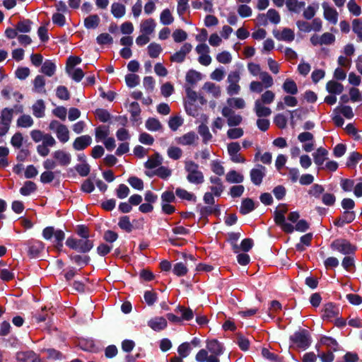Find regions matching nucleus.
Instances as JSON below:
<instances>
[{"instance_id": "obj_1", "label": "nucleus", "mask_w": 362, "mask_h": 362, "mask_svg": "<svg viewBox=\"0 0 362 362\" xmlns=\"http://www.w3.org/2000/svg\"><path fill=\"white\" fill-rule=\"evenodd\" d=\"M185 170L187 173V180L189 183L200 185L204 182L203 173L199 170V165L192 160L185 162Z\"/></svg>"}, {"instance_id": "obj_2", "label": "nucleus", "mask_w": 362, "mask_h": 362, "mask_svg": "<svg viewBox=\"0 0 362 362\" xmlns=\"http://www.w3.org/2000/svg\"><path fill=\"white\" fill-rule=\"evenodd\" d=\"M49 129L56 134L57 139L61 143L65 144L69 141L70 139L69 130L66 125L57 120H52L49 124Z\"/></svg>"}, {"instance_id": "obj_3", "label": "nucleus", "mask_w": 362, "mask_h": 362, "mask_svg": "<svg viewBox=\"0 0 362 362\" xmlns=\"http://www.w3.org/2000/svg\"><path fill=\"white\" fill-rule=\"evenodd\" d=\"M66 245L70 248L80 252H87L93 247V242L86 238L77 240L74 238H69L66 241Z\"/></svg>"}, {"instance_id": "obj_4", "label": "nucleus", "mask_w": 362, "mask_h": 362, "mask_svg": "<svg viewBox=\"0 0 362 362\" xmlns=\"http://www.w3.org/2000/svg\"><path fill=\"white\" fill-rule=\"evenodd\" d=\"M290 339L293 346L301 349H306L311 343L310 337L305 330L295 332Z\"/></svg>"}, {"instance_id": "obj_5", "label": "nucleus", "mask_w": 362, "mask_h": 362, "mask_svg": "<svg viewBox=\"0 0 362 362\" xmlns=\"http://www.w3.org/2000/svg\"><path fill=\"white\" fill-rule=\"evenodd\" d=\"M13 110L6 107L3 109L0 114V136H4L10 128V124L13 119Z\"/></svg>"}, {"instance_id": "obj_6", "label": "nucleus", "mask_w": 362, "mask_h": 362, "mask_svg": "<svg viewBox=\"0 0 362 362\" xmlns=\"http://www.w3.org/2000/svg\"><path fill=\"white\" fill-rule=\"evenodd\" d=\"M240 80V73L237 71H231L229 73L227 82L228 86L227 87V93L230 95H237L240 90V86L238 83Z\"/></svg>"}, {"instance_id": "obj_7", "label": "nucleus", "mask_w": 362, "mask_h": 362, "mask_svg": "<svg viewBox=\"0 0 362 362\" xmlns=\"http://www.w3.org/2000/svg\"><path fill=\"white\" fill-rule=\"evenodd\" d=\"M222 115L227 119V124L229 127H238L243 122V117L229 107H224L221 111Z\"/></svg>"}, {"instance_id": "obj_8", "label": "nucleus", "mask_w": 362, "mask_h": 362, "mask_svg": "<svg viewBox=\"0 0 362 362\" xmlns=\"http://www.w3.org/2000/svg\"><path fill=\"white\" fill-rule=\"evenodd\" d=\"M331 247L333 250H337L344 255H349L354 252L356 247L352 245L348 240L344 239H337L334 240Z\"/></svg>"}, {"instance_id": "obj_9", "label": "nucleus", "mask_w": 362, "mask_h": 362, "mask_svg": "<svg viewBox=\"0 0 362 362\" xmlns=\"http://www.w3.org/2000/svg\"><path fill=\"white\" fill-rule=\"evenodd\" d=\"M195 50L199 54L198 62L204 66H209L212 61L211 56L209 55L210 48L206 44L198 45Z\"/></svg>"}, {"instance_id": "obj_10", "label": "nucleus", "mask_w": 362, "mask_h": 362, "mask_svg": "<svg viewBox=\"0 0 362 362\" xmlns=\"http://www.w3.org/2000/svg\"><path fill=\"white\" fill-rule=\"evenodd\" d=\"M310 40L313 46L329 45L334 42L335 37L330 33H325L322 35H313Z\"/></svg>"}, {"instance_id": "obj_11", "label": "nucleus", "mask_w": 362, "mask_h": 362, "mask_svg": "<svg viewBox=\"0 0 362 362\" xmlns=\"http://www.w3.org/2000/svg\"><path fill=\"white\" fill-rule=\"evenodd\" d=\"M52 156L55 159L57 165L62 167H66L71 163V155L64 149L54 151Z\"/></svg>"}, {"instance_id": "obj_12", "label": "nucleus", "mask_w": 362, "mask_h": 362, "mask_svg": "<svg viewBox=\"0 0 362 362\" xmlns=\"http://www.w3.org/2000/svg\"><path fill=\"white\" fill-rule=\"evenodd\" d=\"M298 139L300 142L303 143V149L305 152H311L315 148L314 136L308 132L300 133L298 136Z\"/></svg>"}, {"instance_id": "obj_13", "label": "nucleus", "mask_w": 362, "mask_h": 362, "mask_svg": "<svg viewBox=\"0 0 362 362\" xmlns=\"http://www.w3.org/2000/svg\"><path fill=\"white\" fill-rule=\"evenodd\" d=\"M322 7L323 8V16L325 20L332 25H336L339 17L337 11L327 2L322 3Z\"/></svg>"}, {"instance_id": "obj_14", "label": "nucleus", "mask_w": 362, "mask_h": 362, "mask_svg": "<svg viewBox=\"0 0 362 362\" xmlns=\"http://www.w3.org/2000/svg\"><path fill=\"white\" fill-rule=\"evenodd\" d=\"M247 70L249 73L253 76L259 77L260 80H264V82H267V80L269 79V76H271L268 72L265 71H262L259 64L249 62L247 65Z\"/></svg>"}, {"instance_id": "obj_15", "label": "nucleus", "mask_w": 362, "mask_h": 362, "mask_svg": "<svg viewBox=\"0 0 362 362\" xmlns=\"http://www.w3.org/2000/svg\"><path fill=\"white\" fill-rule=\"evenodd\" d=\"M269 79L267 80V82H264V80L258 81H252L250 83V90L254 93H261L263 91L264 88H269L273 86L274 82L272 76H269Z\"/></svg>"}, {"instance_id": "obj_16", "label": "nucleus", "mask_w": 362, "mask_h": 362, "mask_svg": "<svg viewBox=\"0 0 362 362\" xmlns=\"http://www.w3.org/2000/svg\"><path fill=\"white\" fill-rule=\"evenodd\" d=\"M192 46L190 43H185L180 49L170 57V60L174 62L181 63L185 61L186 56L192 51Z\"/></svg>"}, {"instance_id": "obj_17", "label": "nucleus", "mask_w": 362, "mask_h": 362, "mask_svg": "<svg viewBox=\"0 0 362 362\" xmlns=\"http://www.w3.org/2000/svg\"><path fill=\"white\" fill-rule=\"evenodd\" d=\"M339 313V307L332 303L325 305L322 310V318L329 321H332L337 318Z\"/></svg>"}, {"instance_id": "obj_18", "label": "nucleus", "mask_w": 362, "mask_h": 362, "mask_svg": "<svg viewBox=\"0 0 362 362\" xmlns=\"http://www.w3.org/2000/svg\"><path fill=\"white\" fill-rule=\"evenodd\" d=\"M265 167L258 165L255 168L252 169L250 171V178L252 182L256 185H260L263 177L265 176Z\"/></svg>"}, {"instance_id": "obj_19", "label": "nucleus", "mask_w": 362, "mask_h": 362, "mask_svg": "<svg viewBox=\"0 0 362 362\" xmlns=\"http://www.w3.org/2000/svg\"><path fill=\"white\" fill-rule=\"evenodd\" d=\"M259 22L266 24L268 19L271 23L278 24L280 22L281 18L279 13L274 9H269L266 15H259L258 16Z\"/></svg>"}, {"instance_id": "obj_20", "label": "nucleus", "mask_w": 362, "mask_h": 362, "mask_svg": "<svg viewBox=\"0 0 362 362\" xmlns=\"http://www.w3.org/2000/svg\"><path fill=\"white\" fill-rule=\"evenodd\" d=\"M274 221L286 233H291L294 230L293 226L286 222L285 216L279 212L274 211Z\"/></svg>"}, {"instance_id": "obj_21", "label": "nucleus", "mask_w": 362, "mask_h": 362, "mask_svg": "<svg viewBox=\"0 0 362 362\" xmlns=\"http://www.w3.org/2000/svg\"><path fill=\"white\" fill-rule=\"evenodd\" d=\"M198 140V136L194 132H189L184 135L175 138L177 144L182 146L194 144Z\"/></svg>"}, {"instance_id": "obj_22", "label": "nucleus", "mask_w": 362, "mask_h": 362, "mask_svg": "<svg viewBox=\"0 0 362 362\" xmlns=\"http://www.w3.org/2000/svg\"><path fill=\"white\" fill-rule=\"evenodd\" d=\"M92 139L89 135H83L76 138L73 148L76 151H82L91 144Z\"/></svg>"}, {"instance_id": "obj_23", "label": "nucleus", "mask_w": 362, "mask_h": 362, "mask_svg": "<svg viewBox=\"0 0 362 362\" xmlns=\"http://www.w3.org/2000/svg\"><path fill=\"white\" fill-rule=\"evenodd\" d=\"M167 320L163 317H155L148 322V325L154 331L159 332L167 327Z\"/></svg>"}, {"instance_id": "obj_24", "label": "nucleus", "mask_w": 362, "mask_h": 362, "mask_svg": "<svg viewBox=\"0 0 362 362\" xmlns=\"http://www.w3.org/2000/svg\"><path fill=\"white\" fill-rule=\"evenodd\" d=\"M156 23L153 18H147L141 22L140 32L143 34L151 35L156 28Z\"/></svg>"}, {"instance_id": "obj_25", "label": "nucleus", "mask_w": 362, "mask_h": 362, "mask_svg": "<svg viewBox=\"0 0 362 362\" xmlns=\"http://www.w3.org/2000/svg\"><path fill=\"white\" fill-rule=\"evenodd\" d=\"M206 349L208 351L211 352V356H216V358H218L223 352L221 344L215 339L206 342Z\"/></svg>"}, {"instance_id": "obj_26", "label": "nucleus", "mask_w": 362, "mask_h": 362, "mask_svg": "<svg viewBox=\"0 0 362 362\" xmlns=\"http://www.w3.org/2000/svg\"><path fill=\"white\" fill-rule=\"evenodd\" d=\"M210 182L212 184L210 187L211 191L215 196L219 197L222 194L224 187L222 184L221 180L216 176H211L209 178Z\"/></svg>"}, {"instance_id": "obj_27", "label": "nucleus", "mask_w": 362, "mask_h": 362, "mask_svg": "<svg viewBox=\"0 0 362 362\" xmlns=\"http://www.w3.org/2000/svg\"><path fill=\"white\" fill-rule=\"evenodd\" d=\"M195 359L197 362H220L216 356L209 355V351L206 349H201L195 356Z\"/></svg>"}, {"instance_id": "obj_28", "label": "nucleus", "mask_w": 362, "mask_h": 362, "mask_svg": "<svg viewBox=\"0 0 362 362\" xmlns=\"http://www.w3.org/2000/svg\"><path fill=\"white\" fill-rule=\"evenodd\" d=\"M327 155L328 151L322 147L318 148L316 151L313 153L314 162L317 165L320 166V168H321L324 162L327 159Z\"/></svg>"}, {"instance_id": "obj_29", "label": "nucleus", "mask_w": 362, "mask_h": 362, "mask_svg": "<svg viewBox=\"0 0 362 362\" xmlns=\"http://www.w3.org/2000/svg\"><path fill=\"white\" fill-rule=\"evenodd\" d=\"M175 195L182 200H185L192 203H195L197 202V197L194 193L181 187L176 188Z\"/></svg>"}, {"instance_id": "obj_30", "label": "nucleus", "mask_w": 362, "mask_h": 362, "mask_svg": "<svg viewBox=\"0 0 362 362\" xmlns=\"http://www.w3.org/2000/svg\"><path fill=\"white\" fill-rule=\"evenodd\" d=\"M274 36L279 40L292 42L295 38V33L291 28H285L281 31L276 33Z\"/></svg>"}, {"instance_id": "obj_31", "label": "nucleus", "mask_w": 362, "mask_h": 362, "mask_svg": "<svg viewBox=\"0 0 362 362\" xmlns=\"http://www.w3.org/2000/svg\"><path fill=\"white\" fill-rule=\"evenodd\" d=\"M264 105L261 101L255 100L254 111L258 117H269L272 114L271 109Z\"/></svg>"}, {"instance_id": "obj_32", "label": "nucleus", "mask_w": 362, "mask_h": 362, "mask_svg": "<svg viewBox=\"0 0 362 362\" xmlns=\"http://www.w3.org/2000/svg\"><path fill=\"white\" fill-rule=\"evenodd\" d=\"M16 359L21 362H40V359L33 351L18 352L16 354Z\"/></svg>"}, {"instance_id": "obj_33", "label": "nucleus", "mask_w": 362, "mask_h": 362, "mask_svg": "<svg viewBox=\"0 0 362 362\" xmlns=\"http://www.w3.org/2000/svg\"><path fill=\"white\" fill-rule=\"evenodd\" d=\"M162 163V156L158 153H156L148 158L144 163V166L148 169H154L158 167L159 168Z\"/></svg>"}, {"instance_id": "obj_34", "label": "nucleus", "mask_w": 362, "mask_h": 362, "mask_svg": "<svg viewBox=\"0 0 362 362\" xmlns=\"http://www.w3.org/2000/svg\"><path fill=\"white\" fill-rule=\"evenodd\" d=\"M45 245L40 240H33L30 243L28 253L33 257H37L41 252L43 251Z\"/></svg>"}, {"instance_id": "obj_35", "label": "nucleus", "mask_w": 362, "mask_h": 362, "mask_svg": "<svg viewBox=\"0 0 362 362\" xmlns=\"http://www.w3.org/2000/svg\"><path fill=\"white\" fill-rule=\"evenodd\" d=\"M33 115L37 118H42L45 116V102L40 99L37 100L32 106Z\"/></svg>"}, {"instance_id": "obj_36", "label": "nucleus", "mask_w": 362, "mask_h": 362, "mask_svg": "<svg viewBox=\"0 0 362 362\" xmlns=\"http://www.w3.org/2000/svg\"><path fill=\"white\" fill-rule=\"evenodd\" d=\"M284 91L290 95L298 93V86L296 83L291 78H286L282 85Z\"/></svg>"}, {"instance_id": "obj_37", "label": "nucleus", "mask_w": 362, "mask_h": 362, "mask_svg": "<svg viewBox=\"0 0 362 362\" xmlns=\"http://www.w3.org/2000/svg\"><path fill=\"white\" fill-rule=\"evenodd\" d=\"M226 180L229 183H241L244 180V176L239 172L231 170L226 175Z\"/></svg>"}, {"instance_id": "obj_38", "label": "nucleus", "mask_w": 362, "mask_h": 362, "mask_svg": "<svg viewBox=\"0 0 362 362\" xmlns=\"http://www.w3.org/2000/svg\"><path fill=\"white\" fill-rule=\"evenodd\" d=\"M40 71L47 76H52L56 71L55 64L49 59H47L42 65Z\"/></svg>"}, {"instance_id": "obj_39", "label": "nucleus", "mask_w": 362, "mask_h": 362, "mask_svg": "<svg viewBox=\"0 0 362 362\" xmlns=\"http://www.w3.org/2000/svg\"><path fill=\"white\" fill-rule=\"evenodd\" d=\"M326 90L331 94L339 95L344 90V86L335 81H329L326 84Z\"/></svg>"}, {"instance_id": "obj_40", "label": "nucleus", "mask_w": 362, "mask_h": 362, "mask_svg": "<svg viewBox=\"0 0 362 362\" xmlns=\"http://www.w3.org/2000/svg\"><path fill=\"white\" fill-rule=\"evenodd\" d=\"M45 79L41 75H37L33 81V91L37 93H46Z\"/></svg>"}, {"instance_id": "obj_41", "label": "nucleus", "mask_w": 362, "mask_h": 362, "mask_svg": "<svg viewBox=\"0 0 362 362\" xmlns=\"http://www.w3.org/2000/svg\"><path fill=\"white\" fill-rule=\"evenodd\" d=\"M111 13L116 18L123 17L126 13V7L124 4L115 2L111 5Z\"/></svg>"}, {"instance_id": "obj_42", "label": "nucleus", "mask_w": 362, "mask_h": 362, "mask_svg": "<svg viewBox=\"0 0 362 362\" xmlns=\"http://www.w3.org/2000/svg\"><path fill=\"white\" fill-rule=\"evenodd\" d=\"M202 89L211 94L214 98H218L221 95V88L218 86L211 82H206L204 84Z\"/></svg>"}, {"instance_id": "obj_43", "label": "nucleus", "mask_w": 362, "mask_h": 362, "mask_svg": "<svg viewBox=\"0 0 362 362\" xmlns=\"http://www.w3.org/2000/svg\"><path fill=\"white\" fill-rule=\"evenodd\" d=\"M110 134V128L108 126L101 125L95 129L96 141H104Z\"/></svg>"}, {"instance_id": "obj_44", "label": "nucleus", "mask_w": 362, "mask_h": 362, "mask_svg": "<svg viewBox=\"0 0 362 362\" xmlns=\"http://www.w3.org/2000/svg\"><path fill=\"white\" fill-rule=\"evenodd\" d=\"M100 21V19L98 15H90L84 19V26L87 29H95L98 26Z\"/></svg>"}, {"instance_id": "obj_45", "label": "nucleus", "mask_w": 362, "mask_h": 362, "mask_svg": "<svg viewBox=\"0 0 362 362\" xmlns=\"http://www.w3.org/2000/svg\"><path fill=\"white\" fill-rule=\"evenodd\" d=\"M286 5L290 11L299 13L305 6V2L298 0H286Z\"/></svg>"}, {"instance_id": "obj_46", "label": "nucleus", "mask_w": 362, "mask_h": 362, "mask_svg": "<svg viewBox=\"0 0 362 362\" xmlns=\"http://www.w3.org/2000/svg\"><path fill=\"white\" fill-rule=\"evenodd\" d=\"M53 243L58 251H62L63 247V240L65 238V233L62 230H56L54 235Z\"/></svg>"}, {"instance_id": "obj_47", "label": "nucleus", "mask_w": 362, "mask_h": 362, "mask_svg": "<svg viewBox=\"0 0 362 362\" xmlns=\"http://www.w3.org/2000/svg\"><path fill=\"white\" fill-rule=\"evenodd\" d=\"M146 128L151 132H156L161 130L163 126L160 121L154 117L148 118L145 124Z\"/></svg>"}, {"instance_id": "obj_48", "label": "nucleus", "mask_w": 362, "mask_h": 362, "mask_svg": "<svg viewBox=\"0 0 362 362\" xmlns=\"http://www.w3.org/2000/svg\"><path fill=\"white\" fill-rule=\"evenodd\" d=\"M320 343L330 349L332 351H336L338 349L337 341L332 337L324 336L321 337Z\"/></svg>"}, {"instance_id": "obj_49", "label": "nucleus", "mask_w": 362, "mask_h": 362, "mask_svg": "<svg viewBox=\"0 0 362 362\" xmlns=\"http://www.w3.org/2000/svg\"><path fill=\"white\" fill-rule=\"evenodd\" d=\"M255 209V203L251 199H245L243 200L240 211L243 214H247Z\"/></svg>"}, {"instance_id": "obj_50", "label": "nucleus", "mask_w": 362, "mask_h": 362, "mask_svg": "<svg viewBox=\"0 0 362 362\" xmlns=\"http://www.w3.org/2000/svg\"><path fill=\"white\" fill-rule=\"evenodd\" d=\"M198 133L201 135L203 142L206 144L212 139V135L209 132V127L205 124H202L198 127Z\"/></svg>"}, {"instance_id": "obj_51", "label": "nucleus", "mask_w": 362, "mask_h": 362, "mask_svg": "<svg viewBox=\"0 0 362 362\" xmlns=\"http://www.w3.org/2000/svg\"><path fill=\"white\" fill-rule=\"evenodd\" d=\"M227 104L231 109H243L245 107V102L241 98H230L227 100Z\"/></svg>"}, {"instance_id": "obj_52", "label": "nucleus", "mask_w": 362, "mask_h": 362, "mask_svg": "<svg viewBox=\"0 0 362 362\" xmlns=\"http://www.w3.org/2000/svg\"><path fill=\"white\" fill-rule=\"evenodd\" d=\"M160 21L164 25H168L174 21V17L168 8L164 9L160 15Z\"/></svg>"}, {"instance_id": "obj_53", "label": "nucleus", "mask_w": 362, "mask_h": 362, "mask_svg": "<svg viewBox=\"0 0 362 362\" xmlns=\"http://www.w3.org/2000/svg\"><path fill=\"white\" fill-rule=\"evenodd\" d=\"M319 6L317 3L309 5L303 11V16L307 20L312 19L316 14Z\"/></svg>"}, {"instance_id": "obj_54", "label": "nucleus", "mask_w": 362, "mask_h": 362, "mask_svg": "<svg viewBox=\"0 0 362 362\" xmlns=\"http://www.w3.org/2000/svg\"><path fill=\"white\" fill-rule=\"evenodd\" d=\"M334 113L343 115L346 119H351L354 117L352 108L348 105L338 106L334 110Z\"/></svg>"}, {"instance_id": "obj_55", "label": "nucleus", "mask_w": 362, "mask_h": 362, "mask_svg": "<svg viewBox=\"0 0 362 362\" xmlns=\"http://www.w3.org/2000/svg\"><path fill=\"white\" fill-rule=\"evenodd\" d=\"M34 122L28 115H23L17 119V125L23 128H28L33 126Z\"/></svg>"}, {"instance_id": "obj_56", "label": "nucleus", "mask_w": 362, "mask_h": 362, "mask_svg": "<svg viewBox=\"0 0 362 362\" xmlns=\"http://www.w3.org/2000/svg\"><path fill=\"white\" fill-rule=\"evenodd\" d=\"M37 189L36 185L32 181H26L20 189V192L23 196H28Z\"/></svg>"}, {"instance_id": "obj_57", "label": "nucleus", "mask_w": 362, "mask_h": 362, "mask_svg": "<svg viewBox=\"0 0 362 362\" xmlns=\"http://www.w3.org/2000/svg\"><path fill=\"white\" fill-rule=\"evenodd\" d=\"M227 136L230 139H238L244 134V130L241 127H233L227 131Z\"/></svg>"}, {"instance_id": "obj_58", "label": "nucleus", "mask_w": 362, "mask_h": 362, "mask_svg": "<svg viewBox=\"0 0 362 362\" xmlns=\"http://www.w3.org/2000/svg\"><path fill=\"white\" fill-rule=\"evenodd\" d=\"M188 272L186 264L183 262H177L173 267V272L177 276H185Z\"/></svg>"}, {"instance_id": "obj_59", "label": "nucleus", "mask_w": 362, "mask_h": 362, "mask_svg": "<svg viewBox=\"0 0 362 362\" xmlns=\"http://www.w3.org/2000/svg\"><path fill=\"white\" fill-rule=\"evenodd\" d=\"M201 79L202 74L195 70H189L186 74V81L189 83H196Z\"/></svg>"}, {"instance_id": "obj_60", "label": "nucleus", "mask_w": 362, "mask_h": 362, "mask_svg": "<svg viewBox=\"0 0 362 362\" xmlns=\"http://www.w3.org/2000/svg\"><path fill=\"white\" fill-rule=\"evenodd\" d=\"M162 51V47L160 45L152 42L148 46V53L152 58H157Z\"/></svg>"}, {"instance_id": "obj_61", "label": "nucleus", "mask_w": 362, "mask_h": 362, "mask_svg": "<svg viewBox=\"0 0 362 362\" xmlns=\"http://www.w3.org/2000/svg\"><path fill=\"white\" fill-rule=\"evenodd\" d=\"M118 226L119 228L126 232H131L133 229V226L130 222L129 217L124 216L120 218Z\"/></svg>"}, {"instance_id": "obj_62", "label": "nucleus", "mask_w": 362, "mask_h": 362, "mask_svg": "<svg viewBox=\"0 0 362 362\" xmlns=\"http://www.w3.org/2000/svg\"><path fill=\"white\" fill-rule=\"evenodd\" d=\"M216 59L221 64H228L232 62L233 58L229 52L223 51L216 55Z\"/></svg>"}, {"instance_id": "obj_63", "label": "nucleus", "mask_w": 362, "mask_h": 362, "mask_svg": "<svg viewBox=\"0 0 362 362\" xmlns=\"http://www.w3.org/2000/svg\"><path fill=\"white\" fill-rule=\"evenodd\" d=\"M275 98V94L273 91L267 90L264 91L258 99V101H261L263 104L269 105L273 103Z\"/></svg>"}, {"instance_id": "obj_64", "label": "nucleus", "mask_w": 362, "mask_h": 362, "mask_svg": "<svg viewBox=\"0 0 362 362\" xmlns=\"http://www.w3.org/2000/svg\"><path fill=\"white\" fill-rule=\"evenodd\" d=\"M353 31L357 35L358 41L362 42V22L354 19L352 22Z\"/></svg>"}]
</instances>
